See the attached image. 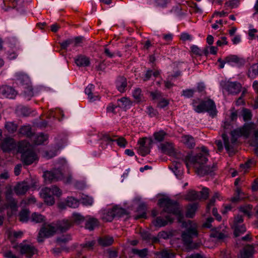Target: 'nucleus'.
I'll use <instances>...</instances> for the list:
<instances>
[{
    "instance_id": "4d7b16f0",
    "label": "nucleus",
    "mask_w": 258,
    "mask_h": 258,
    "mask_svg": "<svg viewBox=\"0 0 258 258\" xmlns=\"http://www.w3.org/2000/svg\"><path fill=\"white\" fill-rule=\"evenodd\" d=\"M198 192L199 194V195H200V200H206L208 198L209 196V190L208 188L204 187L202 189V191Z\"/></svg>"
},
{
    "instance_id": "6e6d98bb",
    "label": "nucleus",
    "mask_w": 258,
    "mask_h": 258,
    "mask_svg": "<svg viewBox=\"0 0 258 258\" xmlns=\"http://www.w3.org/2000/svg\"><path fill=\"white\" fill-rule=\"evenodd\" d=\"M161 258H172L174 256L173 253L167 250H162L159 253Z\"/></svg>"
},
{
    "instance_id": "9d476101",
    "label": "nucleus",
    "mask_w": 258,
    "mask_h": 258,
    "mask_svg": "<svg viewBox=\"0 0 258 258\" xmlns=\"http://www.w3.org/2000/svg\"><path fill=\"white\" fill-rule=\"evenodd\" d=\"M221 86L223 89L232 95L238 94L241 89V84L237 82H231L224 81L221 82Z\"/></svg>"
},
{
    "instance_id": "c756f323",
    "label": "nucleus",
    "mask_w": 258,
    "mask_h": 258,
    "mask_svg": "<svg viewBox=\"0 0 258 258\" xmlns=\"http://www.w3.org/2000/svg\"><path fill=\"white\" fill-rule=\"evenodd\" d=\"M132 104L131 101L126 97H122L117 100V106L122 108H129Z\"/></svg>"
},
{
    "instance_id": "0e129e2a",
    "label": "nucleus",
    "mask_w": 258,
    "mask_h": 258,
    "mask_svg": "<svg viewBox=\"0 0 258 258\" xmlns=\"http://www.w3.org/2000/svg\"><path fill=\"white\" fill-rule=\"evenodd\" d=\"M219 193H215L213 196V198L210 200L209 204L207 205V209L209 210L211 206L214 205V204L215 202V199L219 198Z\"/></svg>"
},
{
    "instance_id": "e2e57ef3",
    "label": "nucleus",
    "mask_w": 258,
    "mask_h": 258,
    "mask_svg": "<svg viewBox=\"0 0 258 258\" xmlns=\"http://www.w3.org/2000/svg\"><path fill=\"white\" fill-rule=\"evenodd\" d=\"M147 109V113L151 117H155L158 114L157 111L151 106H148Z\"/></svg>"
},
{
    "instance_id": "2f4dec72",
    "label": "nucleus",
    "mask_w": 258,
    "mask_h": 258,
    "mask_svg": "<svg viewBox=\"0 0 258 258\" xmlns=\"http://www.w3.org/2000/svg\"><path fill=\"white\" fill-rule=\"evenodd\" d=\"M115 140L109 135H104L101 140L100 146L102 149H105L108 145H111Z\"/></svg>"
},
{
    "instance_id": "4be33fe9",
    "label": "nucleus",
    "mask_w": 258,
    "mask_h": 258,
    "mask_svg": "<svg viewBox=\"0 0 258 258\" xmlns=\"http://www.w3.org/2000/svg\"><path fill=\"white\" fill-rule=\"evenodd\" d=\"M1 92L5 97L10 99L14 98L17 95L16 91L12 87L7 86L3 87Z\"/></svg>"
},
{
    "instance_id": "423d86ee",
    "label": "nucleus",
    "mask_w": 258,
    "mask_h": 258,
    "mask_svg": "<svg viewBox=\"0 0 258 258\" xmlns=\"http://www.w3.org/2000/svg\"><path fill=\"white\" fill-rule=\"evenodd\" d=\"M62 195L61 190L56 186L45 187L41 189L40 196L44 202L49 206L53 205L55 203L54 196L59 198Z\"/></svg>"
},
{
    "instance_id": "052dcab7",
    "label": "nucleus",
    "mask_w": 258,
    "mask_h": 258,
    "mask_svg": "<svg viewBox=\"0 0 258 258\" xmlns=\"http://www.w3.org/2000/svg\"><path fill=\"white\" fill-rule=\"evenodd\" d=\"M230 118L231 121H235L237 119L238 117L237 110L234 107H232L230 110Z\"/></svg>"
},
{
    "instance_id": "09e8293b",
    "label": "nucleus",
    "mask_w": 258,
    "mask_h": 258,
    "mask_svg": "<svg viewBox=\"0 0 258 258\" xmlns=\"http://www.w3.org/2000/svg\"><path fill=\"white\" fill-rule=\"evenodd\" d=\"M66 204L68 206L73 208H76L79 205L78 201L73 197L68 198Z\"/></svg>"
},
{
    "instance_id": "37998d69",
    "label": "nucleus",
    "mask_w": 258,
    "mask_h": 258,
    "mask_svg": "<svg viewBox=\"0 0 258 258\" xmlns=\"http://www.w3.org/2000/svg\"><path fill=\"white\" fill-rule=\"evenodd\" d=\"M232 228L234 229V234L236 237L243 234L246 231V227L244 224H241Z\"/></svg>"
},
{
    "instance_id": "5701e85b",
    "label": "nucleus",
    "mask_w": 258,
    "mask_h": 258,
    "mask_svg": "<svg viewBox=\"0 0 258 258\" xmlns=\"http://www.w3.org/2000/svg\"><path fill=\"white\" fill-rule=\"evenodd\" d=\"M48 139V136L43 133L34 134L31 139V141L36 145H40L44 143Z\"/></svg>"
},
{
    "instance_id": "473e14b6",
    "label": "nucleus",
    "mask_w": 258,
    "mask_h": 258,
    "mask_svg": "<svg viewBox=\"0 0 258 258\" xmlns=\"http://www.w3.org/2000/svg\"><path fill=\"white\" fill-rule=\"evenodd\" d=\"M113 238L110 236H104L98 239L99 244L102 246H108L113 242Z\"/></svg>"
},
{
    "instance_id": "de8ad7c7",
    "label": "nucleus",
    "mask_w": 258,
    "mask_h": 258,
    "mask_svg": "<svg viewBox=\"0 0 258 258\" xmlns=\"http://www.w3.org/2000/svg\"><path fill=\"white\" fill-rule=\"evenodd\" d=\"M71 240V236L69 235H62L58 237L56 242L60 246H62L63 244L66 243Z\"/></svg>"
},
{
    "instance_id": "680f3d73",
    "label": "nucleus",
    "mask_w": 258,
    "mask_h": 258,
    "mask_svg": "<svg viewBox=\"0 0 258 258\" xmlns=\"http://www.w3.org/2000/svg\"><path fill=\"white\" fill-rule=\"evenodd\" d=\"M114 140H115L114 142H116L117 145L120 147L124 148L127 143L125 139L122 137L118 138L117 139H114Z\"/></svg>"
},
{
    "instance_id": "774afa93",
    "label": "nucleus",
    "mask_w": 258,
    "mask_h": 258,
    "mask_svg": "<svg viewBox=\"0 0 258 258\" xmlns=\"http://www.w3.org/2000/svg\"><path fill=\"white\" fill-rule=\"evenodd\" d=\"M180 38L181 40L185 41L187 40H191L192 37L187 33H182L180 35Z\"/></svg>"
},
{
    "instance_id": "412c9836",
    "label": "nucleus",
    "mask_w": 258,
    "mask_h": 258,
    "mask_svg": "<svg viewBox=\"0 0 258 258\" xmlns=\"http://www.w3.org/2000/svg\"><path fill=\"white\" fill-rule=\"evenodd\" d=\"M181 142L188 148L191 149L195 146V140L190 135H183L181 138Z\"/></svg>"
},
{
    "instance_id": "49530a36",
    "label": "nucleus",
    "mask_w": 258,
    "mask_h": 258,
    "mask_svg": "<svg viewBox=\"0 0 258 258\" xmlns=\"http://www.w3.org/2000/svg\"><path fill=\"white\" fill-rule=\"evenodd\" d=\"M69 219L73 221V224L75 223L78 224H79L82 222L84 221V217L80 214L73 213L72 217Z\"/></svg>"
},
{
    "instance_id": "13d9d810",
    "label": "nucleus",
    "mask_w": 258,
    "mask_h": 258,
    "mask_svg": "<svg viewBox=\"0 0 258 258\" xmlns=\"http://www.w3.org/2000/svg\"><path fill=\"white\" fill-rule=\"evenodd\" d=\"M19 111L21 114L24 116H28L30 115L31 113V109L25 106L21 107L19 109Z\"/></svg>"
},
{
    "instance_id": "338daca9",
    "label": "nucleus",
    "mask_w": 258,
    "mask_h": 258,
    "mask_svg": "<svg viewBox=\"0 0 258 258\" xmlns=\"http://www.w3.org/2000/svg\"><path fill=\"white\" fill-rule=\"evenodd\" d=\"M216 44L218 46H222L224 45H227L228 41H227V38L225 36L221 37L220 39L217 41Z\"/></svg>"
},
{
    "instance_id": "ddd939ff",
    "label": "nucleus",
    "mask_w": 258,
    "mask_h": 258,
    "mask_svg": "<svg viewBox=\"0 0 258 258\" xmlns=\"http://www.w3.org/2000/svg\"><path fill=\"white\" fill-rule=\"evenodd\" d=\"M152 141L147 138L140 139L138 141L139 147L138 152L143 156H145L150 152Z\"/></svg>"
},
{
    "instance_id": "0eeeda50",
    "label": "nucleus",
    "mask_w": 258,
    "mask_h": 258,
    "mask_svg": "<svg viewBox=\"0 0 258 258\" xmlns=\"http://www.w3.org/2000/svg\"><path fill=\"white\" fill-rule=\"evenodd\" d=\"M189 227L182 232L181 235L182 239L184 244L186 246H189L192 244V239L198 236V232L196 224H192L191 221H188Z\"/></svg>"
},
{
    "instance_id": "6ab92c4d",
    "label": "nucleus",
    "mask_w": 258,
    "mask_h": 258,
    "mask_svg": "<svg viewBox=\"0 0 258 258\" xmlns=\"http://www.w3.org/2000/svg\"><path fill=\"white\" fill-rule=\"evenodd\" d=\"M101 219L106 222H111L114 218L113 211L112 208L103 209L101 211Z\"/></svg>"
},
{
    "instance_id": "dca6fc26",
    "label": "nucleus",
    "mask_w": 258,
    "mask_h": 258,
    "mask_svg": "<svg viewBox=\"0 0 258 258\" xmlns=\"http://www.w3.org/2000/svg\"><path fill=\"white\" fill-rule=\"evenodd\" d=\"M16 147L14 140L10 138H6L2 142L1 147L4 152H8L14 149Z\"/></svg>"
},
{
    "instance_id": "cd10ccee",
    "label": "nucleus",
    "mask_w": 258,
    "mask_h": 258,
    "mask_svg": "<svg viewBox=\"0 0 258 258\" xmlns=\"http://www.w3.org/2000/svg\"><path fill=\"white\" fill-rule=\"evenodd\" d=\"M99 222L97 219L91 217L89 218L86 222L85 228L90 230H93L95 227L99 225Z\"/></svg>"
},
{
    "instance_id": "8fccbe9b",
    "label": "nucleus",
    "mask_w": 258,
    "mask_h": 258,
    "mask_svg": "<svg viewBox=\"0 0 258 258\" xmlns=\"http://www.w3.org/2000/svg\"><path fill=\"white\" fill-rule=\"evenodd\" d=\"M243 222V218L242 215L238 214L234 217L233 224H232V228L237 227L240 225L244 224Z\"/></svg>"
},
{
    "instance_id": "72a5a7b5",
    "label": "nucleus",
    "mask_w": 258,
    "mask_h": 258,
    "mask_svg": "<svg viewBox=\"0 0 258 258\" xmlns=\"http://www.w3.org/2000/svg\"><path fill=\"white\" fill-rule=\"evenodd\" d=\"M244 198V194L241 191L240 188L237 187L235 190V194L231 198V201L233 203H236L243 200Z\"/></svg>"
},
{
    "instance_id": "603ef678",
    "label": "nucleus",
    "mask_w": 258,
    "mask_h": 258,
    "mask_svg": "<svg viewBox=\"0 0 258 258\" xmlns=\"http://www.w3.org/2000/svg\"><path fill=\"white\" fill-rule=\"evenodd\" d=\"M132 253L139 255L141 257H144L147 255V250L146 248L143 249H138L133 248L132 250Z\"/></svg>"
},
{
    "instance_id": "f704fd0d",
    "label": "nucleus",
    "mask_w": 258,
    "mask_h": 258,
    "mask_svg": "<svg viewBox=\"0 0 258 258\" xmlns=\"http://www.w3.org/2000/svg\"><path fill=\"white\" fill-rule=\"evenodd\" d=\"M257 76H258V63H254L248 69V76L253 79Z\"/></svg>"
},
{
    "instance_id": "864d4df0",
    "label": "nucleus",
    "mask_w": 258,
    "mask_h": 258,
    "mask_svg": "<svg viewBox=\"0 0 258 258\" xmlns=\"http://www.w3.org/2000/svg\"><path fill=\"white\" fill-rule=\"evenodd\" d=\"M242 116L245 121L251 120L252 117L251 111L248 109L243 108L242 109Z\"/></svg>"
},
{
    "instance_id": "6e6552de",
    "label": "nucleus",
    "mask_w": 258,
    "mask_h": 258,
    "mask_svg": "<svg viewBox=\"0 0 258 258\" xmlns=\"http://www.w3.org/2000/svg\"><path fill=\"white\" fill-rule=\"evenodd\" d=\"M56 232V227L52 224H44L39 232L37 240L42 242L44 238L53 236Z\"/></svg>"
},
{
    "instance_id": "f8f14e48",
    "label": "nucleus",
    "mask_w": 258,
    "mask_h": 258,
    "mask_svg": "<svg viewBox=\"0 0 258 258\" xmlns=\"http://www.w3.org/2000/svg\"><path fill=\"white\" fill-rule=\"evenodd\" d=\"M44 177L46 182L50 183L60 180L62 178V173L58 169L44 173Z\"/></svg>"
},
{
    "instance_id": "39448f33",
    "label": "nucleus",
    "mask_w": 258,
    "mask_h": 258,
    "mask_svg": "<svg viewBox=\"0 0 258 258\" xmlns=\"http://www.w3.org/2000/svg\"><path fill=\"white\" fill-rule=\"evenodd\" d=\"M201 152L195 156L187 155L184 159V162L187 168L191 165L196 166L197 165H202L207 162L208 157L209 156V151L205 146L201 148Z\"/></svg>"
},
{
    "instance_id": "58836bf2",
    "label": "nucleus",
    "mask_w": 258,
    "mask_h": 258,
    "mask_svg": "<svg viewBox=\"0 0 258 258\" xmlns=\"http://www.w3.org/2000/svg\"><path fill=\"white\" fill-rule=\"evenodd\" d=\"M112 210L113 211L114 218L120 217L126 214V211L124 209L117 206L113 207Z\"/></svg>"
},
{
    "instance_id": "2eb2a0df",
    "label": "nucleus",
    "mask_w": 258,
    "mask_h": 258,
    "mask_svg": "<svg viewBox=\"0 0 258 258\" xmlns=\"http://www.w3.org/2000/svg\"><path fill=\"white\" fill-rule=\"evenodd\" d=\"M228 233L226 229L221 230L217 228L213 230L210 234V236L218 240H222L228 237Z\"/></svg>"
},
{
    "instance_id": "1a4fd4ad",
    "label": "nucleus",
    "mask_w": 258,
    "mask_h": 258,
    "mask_svg": "<svg viewBox=\"0 0 258 258\" xmlns=\"http://www.w3.org/2000/svg\"><path fill=\"white\" fill-rule=\"evenodd\" d=\"M222 127L224 131L222 137L224 141L225 148L227 151L231 152L232 150L233 146L235 144H232L231 141L230 142H229L226 133L231 131L233 127L230 121L228 120H225L222 125Z\"/></svg>"
},
{
    "instance_id": "f257e3e1",
    "label": "nucleus",
    "mask_w": 258,
    "mask_h": 258,
    "mask_svg": "<svg viewBox=\"0 0 258 258\" xmlns=\"http://www.w3.org/2000/svg\"><path fill=\"white\" fill-rule=\"evenodd\" d=\"M252 132H254L252 145L254 146H258V128H256V125L252 122L246 123L242 127L231 132L232 143L235 144L238 138L240 137L248 138Z\"/></svg>"
},
{
    "instance_id": "aec40b11",
    "label": "nucleus",
    "mask_w": 258,
    "mask_h": 258,
    "mask_svg": "<svg viewBox=\"0 0 258 258\" xmlns=\"http://www.w3.org/2000/svg\"><path fill=\"white\" fill-rule=\"evenodd\" d=\"M19 134L21 136H25L30 138L31 140L34 133L32 131L31 126L30 125H25L22 126L19 130Z\"/></svg>"
},
{
    "instance_id": "4c0bfd02",
    "label": "nucleus",
    "mask_w": 258,
    "mask_h": 258,
    "mask_svg": "<svg viewBox=\"0 0 258 258\" xmlns=\"http://www.w3.org/2000/svg\"><path fill=\"white\" fill-rule=\"evenodd\" d=\"M185 198L188 201H193L200 200V195L198 192L195 190L189 191L186 195Z\"/></svg>"
},
{
    "instance_id": "3c124183",
    "label": "nucleus",
    "mask_w": 258,
    "mask_h": 258,
    "mask_svg": "<svg viewBox=\"0 0 258 258\" xmlns=\"http://www.w3.org/2000/svg\"><path fill=\"white\" fill-rule=\"evenodd\" d=\"M166 136V133L163 131H160L154 134V138L158 142L163 141Z\"/></svg>"
},
{
    "instance_id": "bb28decb",
    "label": "nucleus",
    "mask_w": 258,
    "mask_h": 258,
    "mask_svg": "<svg viewBox=\"0 0 258 258\" xmlns=\"http://www.w3.org/2000/svg\"><path fill=\"white\" fill-rule=\"evenodd\" d=\"M94 89V86L92 84H89L85 89V92L88 95V99L90 101H94L99 99L98 95L94 94L92 91Z\"/></svg>"
},
{
    "instance_id": "9b49d317",
    "label": "nucleus",
    "mask_w": 258,
    "mask_h": 258,
    "mask_svg": "<svg viewBox=\"0 0 258 258\" xmlns=\"http://www.w3.org/2000/svg\"><path fill=\"white\" fill-rule=\"evenodd\" d=\"M15 249L19 248L21 254L25 255L27 257L31 258L36 253L37 250L34 246L29 244H23L16 245L13 246Z\"/></svg>"
},
{
    "instance_id": "b1692460",
    "label": "nucleus",
    "mask_w": 258,
    "mask_h": 258,
    "mask_svg": "<svg viewBox=\"0 0 258 258\" xmlns=\"http://www.w3.org/2000/svg\"><path fill=\"white\" fill-rule=\"evenodd\" d=\"M116 86L117 90L121 93L124 92L127 87V80L124 77H119L116 81Z\"/></svg>"
},
{
    "instance_id": "a878e982",
    "label": "nucleus",
    "mask_w": 258,
    "mask_h": 258,
    "mask_svg": "<svg viewBox=\"0 0 258 258\" xmlns=\"http://www.w3.org/2000/svg\"><path fill=\"white\" fill-rule=\"evenodd\" d=\"M29 187L26 182L18 183L14 188L15 192L18 195H24L28 190Z\"/></svg>"
},
{
    "instance_id": "5fc2aeb1",
    "label": "nucleus",
    "mask_w": 258,
    "mask_h": 258,
    "mask_svg": "<svg viewBox=\"0 0 258 258\" xmlns=\"http://www.w3.org/2000/svg\"><path fill=\"white\" fill-rule=\"evenodd\" d=\"M196 91L195 89H186L182 91L181 95L186 98H190L194 96L195 92Z\"/></svg>"
},
{
    "instance_id": "c03bdc74",
    "label": "nucleus",
    "mask_w": 258,
    "mask_h": 258,
    "mask_svg": "<svg viewBox=\"0 0 258 258\" xmlns=\"http://www.w3.org/2000/svg\"><path fill=\"white\" fill-rule=\"evenodd\" d=\"M31 220L35 223H41L45 220V217L41 214L35 212L32 214Z\"/></svg>"
},
{
    "instance_id": "4468645a",
    "label": "nucleus",
    "mask_w": 258,
    "mask_h": 258,
    "mask_svg": "<svg viewBox=\"0 0 258 258\" xmlns=\"http://www.w3.org/2000/svg\"><path fill=\"white\" fill-rule=\"evenodd\" d=\"M73 225V221L68 219L58 221L56 224L55 227L56 231L59 230L61 232H64L68 230Z\"/></svg>"
},
{
    "instance_id": "393cba45",
    "label": "nucleus",
    "mask_w": 258,
    "mask_h": 258,
    "mask_svg": "<svg viewBox=\"0 0 258 258\" xmlns=\"http://www.w3.org/2000/svg\"><path fill=\"white\" fill-rule=\"evenodd\" d=\"M75 61L76 64L79 67H87L90 64L89 58L83 55H80L77 56L75 58Z\"/></svg>"
},
{
    "instance_id": "a211bd4d",
    "label": "nucleus",
    "mask_w": 258,
    "mask_h": 258,
    "mask_svg": "<svg viewBox=\"0 0 258 258\" xmlns=\"http://www.w3.org/2000/svg\"><path fill=\"white\" fill-rule=\"evenodd\" d=\"M254 248L252 246L247 245L240 251L238 258H252Z\"/></svg>"
},
{
    "instance_id": "c85d7f7f",
    "label": "nucleus",
    "mask_w": 258,
    "mask_h": 258,
    "mask_svg": "<svg viewBox=\"0 0 258 258\" xmlns=\"http://www.w3.org/2000/svg\"><path fill=\"white\" fill-rule=\"evenodd\" d=\"M132 95L137 102H140L145 101L144 94L142 90L140 88H136L134 89L132 92Z\"/></svg>"
},
{
    "instance_id": "69168bd1",
    "label": "nucleus",
    "mask_w": 258,
    "mask_h": 258,
    "mask_svg": "<svg viewBox=\"0 0 258 258\" xmlns=\"http://www.w3.org/2000/svg\"><path fill=\"white\" fill-rule=\"evenodd\" d=\"M82 203L86 206H91L93 203V200L92 198L86 197L82 199Z\"/></svg>"
},
{
    "instance_id": "f03ea898",
    "label": "nucleus",
    "mask_w": 258,
    "mask_h": 258,
    "mask_svg": "<svg viewBox=\"0 0 258 258\" xmlns=\"http://www.w3.org/2000/svg\"><path fill=\"white\" fill-rule=\"evenodd\" d=\"M192 105L194 110L198 113L207 112L212 117L215 116L217 114L215 103L212 99H194Z\"/></svg>"
},
{
    "instance_id": "e433bc0d",
    "label": "nucleus",
    "mask_w": 258,
    "mask_h": 258,
    "mask_svg": "<svg viewBox=\"0 0 258 258\" xmlns=\"http://www.w3.org/2000/svg\"><path fill=\"white\" fill-rule=\"evenodd\" d=\"M241 60V59L235 55H230L226 57L227 63L232 66L240 63Z\"/></svg>"
},
{
    "instance_id": "79ce46f5",
    "label": "nucleus",
    "mask_w": 258,
    "mask_h": 258,
    "mask_svg": "<svg viewBox=\"0 0 258 258\" xmlns=\"http://www.w3.org/2000/svg\"><path fill=\"white\" fill-rule=\"evenodd\" d=\"M30 211L27 209L22 210L19 213V219L21 222H27L29 219Z\"/></svg>"
},
{
    "instance_id": "7ed1b4c3",
    "label": "nucleus",
    "mask_w": 258,
    "mask_h": 258,
    "mask_svg": "<svg viewBox=\"0 0 258 258\" xmlns=\"http://www.w3.org/2000/svg\"><path fill=\"white\" fill-rule=\"evenodd\" d=\"M18 151L22 154V160L25 165H30L38 159L32 146L26 141H22L19 143Z\"/></svg>"
},
{
    "instance_id": "7c9ffc66",
    "label": "nucleus",
    "mask_w": 258,
    "mask_h": 258,
    "mask_svg": "<svg viewBox=\"0 0 258 258\" xmlns=\"http://www.w3.org/2000/svg\"><path fill=\"white\" fill-rule=\"evenodd\" d=\"M160 149L163 153L167 154H172L174 152L172 144L168 142L161 144L160 145Z\"/></svg>"
},
{
    "instance_id": "c9c22d12",
    "label": "nucleus",
    "mask_w": 258,
    "mask_h": 258,
    "mask_svg": "<svg viewBox=\"0 0 258 258\" xmlns=\"http://www.w3.org/2000/svg\"><path fill=\"white\" fill-rule=\"evenodd\" d=\"M198 205L196 203L189 205L187 209L186 216L188 218H192L197 210Z\"/></svg>"
},
{
    "instance_id": "bf43d9fd",
    "label": "nucleus",
    "mask_w": 258,
    "mask_h": 258,
    "mask_svg": "<svg viewBox=\"0 0 258 258\" xmlns=\"http://www.w3.org/2000/svg\"><path fill=\"white\" fill-rule=\"evenodd\" d=\"M16 77L17 80H19L22 84L28 81V77L26 75L22 74L21 73H18L16 75Z\"/></svg>"
},
{
    "instance_id": "20e7f679",
    "label": "nucleus",
    "mask_w": 258,
    "mask_h": 258,
    "mask_svg": "<svg viewBox=\"0 0 258 258\" xmlns=\"http://www.w3.org/2000/svg\"><path fill=\"white\" fill-rule=\"evenodd\" d=\"M158 205L163 208V212L177 216L179 221L181 222L183 216L176 202L168 198H162L159 200Z\"/></svg>"
},
{
    "instance_id": "f3484780",
    "label": "nucleus",
    "mask_w": 258,
    "mask_h": 258,
    "mask_svg": "<svg viewBox=\"0 0 258 258\" xmlns=\"http://www.w3.org/2000/svg\"><path fill=\"white\" fill-rule=\"evenodd\" d=\"M173 218L170 215H168L165 217V219L161 217H157L153 221V223L156 227H161L166 225L168 222H172Z\"/></svg>"
},
{
    "instance_id": "a18cd8bd",
    "label": "nucleus",
    "mask_w": 258,
    "mask_h": 258,
    "mask_svg": "<svg viewBox=\"0 0 258 258\" xmlns=\"http://www.w3.org/2000/svg\"><path fill=\"white\" fill-rule=\"evenodd\" d=\"M5 127L9 133L12 134L17 131L18 125L14 122H7L5 124Z\"/></svg>"
},
{
    "instance_id": "a19ab883",
    "label": "nucleus",
    "mask_w": 258,
    "mask_h": 258,
    "mask_svg": "<svg viewBox=\"0 0 258 258\" xmlns=\"http://www.w3.org/2000/svg\"><path fill=\"white\" fill-rule=\"evenodd\" d=\"M217 168V164H213L212 167L209 166H203L201 169V173H203L205 174H208L212 173L214 171L216 170Z\"/></svg>"
},
{
    "instance_id": "ea45409f",
    "label": "nucleus",
    "mask_w": 258,
    "mask_h": 258,
    "mask_svg": "<svg viewBox=\"0 0 258 258\" xmlns=\"http://www.w3.org/2000/svg\"><path fill=\"white\" fill-rule=\"evenodd\" d=\"M252 206L251 205H246L239 207V212L242 213L244 215L248 217L250 216Z\"/></svg>"
}]
</instances>
